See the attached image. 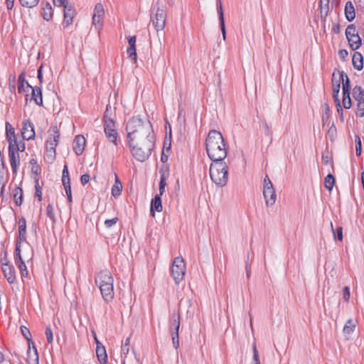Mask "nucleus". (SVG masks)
<instances>
[{"label": "nucleus", "instance_id": "1", "mask_svg": "<svg viewBox=\"0 0 364 364\" xmlns=\"http://www.w3.org/2000/svg\"><path fill=\"white\" fill-rule=\"evenodd\" d=\"M129 145L133 156L143 162L149 159L154 147V134L149 120L132 117L127 123Z\"/></svg>", "mask_w": 364, "mask_h": 364}, {"label": "nucleus", "instance_id": "2", "mask_svg": "<svg viewBox=\"0 0 364 364\" xmlns=\"http://www.w3.org/2000/svg\"><path fill=\"white\" fill-rule=\"evenodd\" d=\"M207 154L212 161H224L227 156V148L222 134L210 130L205 140Z\"/></svg>", "mask_w": 364, "mask_h": 364}, {"label": "nucleus", "instance_id": "3", "mask_svg": "<svg viewBox=\"0 0 364 364\" xmlns=\"http://www.w3.org/2000/svg\"><path fill=\"white\" fill-rule=\"evenodd\" d=\"M95 284L99 287L102 296L106 302L114 298L113 277L109 270L99 272L95 278Z\"/></svg>", "mask_w": 364, "mask_h": 364}, {"label": "nucleus", "instance_id": "4", "mask_svg": "<svg viewBox=\"0 0 364 364\" xmlns=\"http://www.w3.org/2000/svg\"><path fill=\"white\" fill-rule=\"evenodd\" d=\"M210 176L213 183L223 187L227 184L228 166L224 161H213L210 166Z\"/></svg>", "mask_w": 364, "mask_h": 364}, {"label": "nucleus", "instance_id": "5", "mask_svg": "<svg viewBox=\"0 0 364 364\" xmlns=\"http://www.w3.org/2000/svg\"><path fill=\"white\" fill-rule=\"evenodd\" d=\"M166 15L163 8L160 6V2L158 1L152 8L151 21L155 29L159 31L164 28L166 24Z\"/></svg>", "mask_w": 364, "mask_h": 364}, {"label": "nucleus", "instance_id": "6", "mask_svg": "<svg viewBox=\"0 0 364 364\" xmlns=\"http://www.w3.org/2000/svg\"><path fill=\"white\" fill-rule=\"evenodd\" d=\"M173 278L176 284H179L184 278L186 264L182 257H176L171 267Z\"/></svg>", "mask_w": 364, "mask_h": 364}, {"label": "nucleus", "instance_id": "7", "mask_svg": "<svg viewBox=\"0 0 364 364\" xmlns=\"http://www.w3.org/2000/svg\"><path fill=\"white\" fill-rule=\"evenodd\" d=\"M346 36L348 39L349 46L353 50H355L361 46V38L358 36V31L354 24L348 26L346 30Z\"/></svg>", "mask_w": 364, "mask_h": 364}, {"label": "nucleus", "instance_id": "8", "mask_svg": "<svg viewBox=\"0 0 364 364\" xmlns=\"http://www.w3.org/2000/svg\"><path fill=\"white\" fill-rule=\"evenodd\" d=\"M104 130L107 139L117 145V132L112 119H107L104 122Z\"/></svg>", "mask_w": 364, "mask_h": 364}, {"label": "nucleus", "instance_id": "9", "mask_svg": "<svg viewBox=\"0 0 364 364\" xmlns=\"http://www.w3.org/2000/svg\"><path fill=\"white\" fill-rule=\"evenodd\" d=\"M105 16L104 6L102 4L98 3L95 5L92 15V24L100 29L102 25Z\"/></svg>", "mask_w": 364, "mask_h": 364}, {"label": "nucleus", "instance_id": "10", "mask_svg": "<svg viewBox=\"0 0 364 364\" xmlns=\"http://www.w3.org/2000/svg\"><path fill=\"white\" fill-rule=\"evenodd\" d=\"M22 137L24 140L34 139L36 136L34 126L30 119H25L22 122Z\"/></svg>", "mask_w": 364, "mask_h": 364}, {"label": "nucleus", "instance_id": "11", "mask_svg": "<svg viewBox=\"0 0 364 364\" xmlns=\"http://www.w3.org/2000/svg\"><path fill=\"white\" fill-rule=\"evenodd\" d=\"M48 139L46 141V146L55 148L60 139V132L57 125H52L48 130Z\"/></svg>", "mask_w": 364, "mask_h": 364}, {"label": "nucleus", "instance_id": "12", "mask_svg": "<svg viewBox=\"0 0 364 364\" xmlns=\"http://www.w3.org/2000/svg\"><path fill=\"white\" fill-rule=\"evenodd\" d=\"M1 271L10 284H14L16 282V270L11 263L1 267Z\"/></svg>", "mask_w": 364, "mask_h": 364}, {"label": "nucleus", "instance_id": "13", "mask_svg": "<svg viewBox=\"0 0 364 364\" xmlns=\"http://www.w3.org/2000/svg\"><path fill=\"white\" fill-rule=\"evenodd\" d=\"M9 158L14 174L17 173L18 168L20 165L19 154L16 151V148L9 149Z\"/></svg>", "mask_w": 364, "mask_h": 364}, {"label": "nucleus", "instance_id": "14", "mask_svg": "<svg viewBox=\"0 0 364 364\" xmlns=\"http://www.w3.org/2000/svg\"><path fill=\"white\" fill-rule=\"evenodd\" d=\"M6 138L9 142V149H14L17 139L14 128L8 122H6Z\"/></svg>", "mask_w": 364, "mask_h": 364}, {"label": "nucleus", "instance_id": "15", "mask_svg": "<svg viewBox=\"0 0 364 364\" xmlns=\"http://www.w3.org/2000/svg\"><path fill=\"white\" fill-rule=\"evenodd\" d=\"M86 140L85 138L82 135H77L73 141V151L77 155L80 156L82 154L85 146Z\"/></svg>", "mask_w": 364, "mask_h": 364}, {"label": "nucleus", "instance_id": "16", "mask_svg": "<svg viewBox=\"0 0 364 364\" xmlns=\"http://www.w3.org/2000/svg\"><path fill=\"white\" fill-rule=\"evenodd\" d=\"M263 195L267 206H272L275 203L277 195L274 187L263 188Z\"/></svg>", "mask_w": 364, "mask_h": 364}, {"label": "nucleus", "instance_id": "17", "mask_svg": "<svg viewBox=\"0 0 364 364\" xmlns=\"http://www.w3.org/2000/svg\"><path fill=\"white\" fill-rule=\"evenodd\" d=\"M217 12L218 14L219 23L220 30L223 34V40H225L226 38V31H225V19H224V14L223 6L220 0H217Z\"/></svg>", "mask_w": 364, "mask_h": 364}, {"label": "nucleus", "instance_id": "18", "mask_svg": "<svg viewBox=\"0 0 364 364\" xmlns=\"http://www.w3.org/2000/svg\"><path fill=\"white\" fill-rule=\"evenodd\" d=\"M180 327V314L179 312H173L169 318V331L172 333L173 331L178 333Z\"/></svg>", "mask_w": 364, "mask_h": 364}, {"label": "nucleus", "instance_id": "19", "mask_svg": "<svg viewBox=\"0 0 364 364\" xmlns=\"http://www.w3.org/2000/svg\"><path fill=\"white\" fill-rule=\"evenodd\" d=\"M32 347L33 348L31 349V344L28 345L26 359L27 364H38V354L33 342Z\"/></svg>", "mask_w": 364, "mask_h": 364}, {"label": "nucleus", "instance_id": "20", "mask_svg": "<svg viewBox=\"0 0 364 364\" xmlns=\"http://www.w3.org/2000/svg\"><path fill=\"white\" fill-rule=\"evenodd\" d=\"M75 11L69 4L64 5V19L63 24L69 26L72 23L75 16Z\"/></svg>", "mask_w": 364, "mask_h": 364}, {"label": "nucleus", "instance_id": "21", "mask_svg": "<svg viewBox=\"0 0 364 364\" xmlns=\"http://www.w3.org/2000/svg\"><path fill=\"white\" fill-rule=\"evenodd\" d=\"M155 210L157 212L162 211L161 197L159 195H156L151 202L150 214L152 217L155 216Z\"/></svg>", "mask_w": 364, "mask_h": 364}, {"label": "nucleus", "instance_id": "22", "mask_svg": "<svg viewBox=\"0 0 364 364\" xmlns=\"http://www.w3.org/2000/svg\"><path fill=\"white\" fill-rule=\"evenodd\" d=\"M338 74L339 75L338 79H340V81H342L343 83V93H350V79L348 77L347 74L343 71L338 70Z\"/></svg>", "mask_w": 364, "mask_h": 364}, {"label": "nucleus", "instance_id": "23", "mask_svg": "<svg viewBox=\"0 0 364 364\" xmlns=\"http://www.w3.org/2000/svg\"><path fill=\"white\" fill-rule=\"evenodd\" d=\"M18 239L20 241H26V221L25 218L21 217L18 220Z\"/></svg>", "mask_w": 364, "mask_h": 364}, {"label": "nucleus", "instance_id": "24", "mask_svg": "<svg viewBox=\"0 0 364 364\" xmlns=\"http://www.w3.org/2000/svg\"><path fill=\"white\" fill-rule=\"evenodd\" d=\"M353 68L357 70H361L363 68V58L360 53L355 52L352 58Z\"/></svg>", "mask_w": 364, "mask_h": 364}, {"label": "nucleus", "instance_id": "25", "mask_svg": "<svg viewBox=\"0 0 364 364\" xmlns=\"http://www.w3.org/2000/svg\"><path fill=\"white\" fill-rule=\"evenodd\" d=\"M18 91L19 93L28 92L29 87H31V86L28 84V82L26 81L25 74L23 73H21L18 75Z\"/></svg>", "mask_w": 364, "mask_h": 364}, {"label": "nucleus", "instance_id": "26", "mask_svg": "<svg viewBox=\"0 0 364 364\" xmlns=\"http://www.w3.org/2000/svg\"><path fill=\"white\" fill-rule=\"evenodd\" d=\"M32 90V97L31 99L34 100L35 103L37 105L42 106L43 105V97H42V91L39 87H30Z\"/></svg>", "mask_w": 364, "mask_h": 364}, {"label": "nucleus", "instance_id": "27", "mask_svg": "<svg viewBox=\"0 0 364 364\" xmlns=\"http://www.w3.org/2000/svg\"><path fill=\"white\" fill-rule=\"evenodd\" d=\"M345 16L348 21H352L355 17V12L353 4L351 1H347L345 6Z\"/></svg>", "mask_w": 364, "mask_h": 364}, {"label": "nucleus", "instance_id": "28", "mask_svg": "<svg viewBox=\"0 0 364 364\" xmlns=\"http://www.w3.org/2000/svg\"><path fill=\"white\" fill-rule=\"evenodd\" d=\"M53 9L51 5L46 2L42 8L41 15L44 20L48 21L53 18Z\"/></svg>", "mask_w": 364, "mask_h": 364}, {"label": "nucleus", "instance_id": "29", "mask_svg": "<svg viewBox=\"0 0 364 364\" xmlns=\"http://www.w3.org/2000/svg\"><path fill=\"white\" fill-rule=\"evenodd\" d=\"M96 353L100 363L102 364H107V355L105 347L102 346H98L96 348Z\"/></svg>", "mask_w": 364, "mask_h": 364}, {"label": "nucleus", "instance_id": "30", "mask_svg": "<svg viewBox=\"0 0 364 364\" xmlns=\"http://www.w3.org/2000/svg\"><path fill=\"white\" fill-rule=\"evenodd\" d=\"M352 95L357 102L364 100V90L360 86H355Z\"/></svg>", "mask_w": 364, "mask_h": 364}, {"label": "nucleus", "instance_id": "31", "mask_svg": "<svg viewBox=\"0 0 364 364\" xmlns=\"http://www.w3.org/2000/svg\"><path fill=\"white\" fill-rule=\"evenodd\" d=\"M14 193V200L15 204L18 206H20L23 203V190L20 187H16L13 190Z\"/></svg>", "mask_w": 364, "mask_h": 364}, {"label": "nucleus", "instance_id": "32", "mask_svg": "<svg viewBox=\"0 0 364 364\" xmlns=\"http://www.w3.org/2000/svg\"><path fill=\"white\" fill-rule=\"evenodd\" d=\"M15 263L16 266L18 267L21 276L22 278L23 277H28V271L27 269V267L25 264V262L23 260V258H20L19 259H15Z\"/></svg>", "mask_w": 364, "mask_h": 364}, {"label": "nucleus", "instance_id": "33", "mask_svg": "<svg viewBox=\"0 0 364 364\" xmlns=\"http://www.w3.org/2000/svg\"><path fill=\"white\" fill-rule=\"evenodd\" d=\"M340 79L336 78V73L334 72L332 75V90L333 97L338 96L340 92Z\"/></svg>", "mask_w": 364, "mask_h": 364}, {"label": "nucleus", "instance_id": "34", "mask_svg": "<svg viewBox=\"0 0 364 364\" xmlns=\"http://www.w3.org/2000/svg\"><path fill=\"white\" fill-rule=\"evenodd\" d=\"M122 191V185L119 180L118 179L117 175H115V183L112 188V195L117 198L118 197Z\"/></svg>", "mask_w": 364, "mask_h": 364}, {"label": "nucleus", "instance_id": "35", "mask_svg": "<svg viewBox=\"0 0 364 364\" xmlns=\"http://www.w3.org/2000/svg\"><path fill=\"white\" fill-rule=\"evenodd\" d=\"M355 328V323L352 319H348L346 323H345L343 332L345 335H350L351 334Z\"/></svg>", "mask_w": 364, "mask_h": 364}, {"label": "nucleus", "instance_id": "36", "mask_svg": "<svg viewBox=\"0 0 364 364\" xmlns=\"http://www.w3.org/2000/svg\"><path fill=\"white\" fill-rule=\"evenodd\" d=\"M40 0H18L19 4L21 6L28 8V9H33L36 7Z\"/></svg>", "mask_w": 364, "mask_h": 364}, {"label": "nucleus", "instance_id": "37", "mask_svg": "<svg viewBox=\"0 0 364 364\" xmlns=\"http://www.w3.org/2000/svg\"><path fill=\"white\" fill-rule=\"evenodd\" d=\"M160 183H159V193H158L157 195H159V196L161 197V196L163 195L164 192V190H165V187L166 186V175H165V172L163 171V170H161L160 171Z\"/></svg>", "mask_w": 364, "mask_h": 364}, {"label": "nucleus", "instance_id": "38", "mask_svg": "<svg viewBox=\"0 0 364 364\" xmlns=\"http://www.w3.org/2000/svg\"><path fill=\"white\" fill-rule=\"evenodd\" d=\"M330 118V108L327 103L323 105L322 124L325 126Z\"/></svg>", "mask_w": 364, "mask_h": 364}, {"label": "nucleus", "instance_id": "39", "mask_svg": "<svg viewBox=\"0 0 364 364\" xmlns=\"http://www.w3.org/2000/svg\"><path fill=\"white\" fill-rule=\"evenodd\" d=\"M335 183V178L331 173L325 178L324 186L326 189L331 191Z\"/></svg>", "mask_w": 364, "mask_h": 364}, {"label": "nucleus", "instance_id": "40", "mask_svg": "<svg viewBox=\"0 0 364 364\" xmlns=\"http://www.w3.org/2000/svg\"><path fill=\"white\" fill-rule=\"evenodd\" d=\"M11 262L9 260L8 258V253L7 251L5 250H2L0 252V265L1 267L3 266H5L6 264H10Z\"/></svg>", "mask_w": 364, "mask_h": 364}, {"label": "nucleus", "instance_id": "41", "mask_svg": "<svg viewBox=\"0 0 364 364\" xmlns=\"http://www.w3.org/2000/svg\"><path fill=\"white\" fill-rule=\"evenodd\" d=\"M331 228L333 234L334 235V239L335 240H338L339 241H342L343 240V229H342V228L341 227H338L336 228V230L335 231L333 228L332 222H331Z\"/></svg>", "mask_w": 364, "mask_h": 364}, {"label": "nucleus", "instance_id": "42", "mask_svg": "<svg viewBox=\"0 0 364 364\" xmlns=\"http://www.w3.org/2000/svg\"><path fill=\"white\" fill-rule=\"evenodd\" d=\"M343 106L345 109H350L352 106L351 99L350 97V93H343Z\"/></svg>", "mask_w": 364, "mask_h": 364}, {"label": "nucleus", "instance_id": "43", "mask_svg": "<svg viewBox=\"0 0 364 364\" xmlns=\"http://www.w3.org/2000/svg\"><path fill=\"white\" fill-rule=\"evenodd\" d=\"M262 128L264 131V133L266 136H272V130L271 124H269L266 121L262 122Z\"/></svg>", "mask_w": 364, "mask_h": 364}, {"label": "nucleus", "instance_id": "44", "mask_svg": "<svg viewBox=\"0 0 364 364\" xmlns=\"http://www.w3.org/2000/svg\"><path fill=\"white\" fill-rule=\"evenodd\" d=\"M21 332L23 336L28 341V345L32 343L31 334L28 328L24 326H21Z\"/></svg>", "mask_w": 364, "mask_h": 364}, {"label": "nucleus", "instance_id": "45", "mask_svg": "<svg viewBox=\"0 0 364 364\" xmlns=\"http://www.w3.org/2000/svg\"><path fill=\"white\" fill-rule=\"evenodd\" d=\"M127 53L131 60L134 61V63L136 62L137 55L136 52V47H129L127 48Z\"/></svg>", "mask_w": 364, "mask_h": 364}, {"label": "nucleus", "instance_id": "46", "mask_svg": "<svg viewBox=\"0 0 364 364\" xmlns=\"http://www.w3.org/2000/svg\"><path fill=\"white\" fill-rule=\"evenodd\" d=\"M328 135L331 141H333L337 136V130L333 122L328 130Z\"/></svg>", "mask_w": 364, "mask_h": 364}, {"label": "nucleus", "instance_id": "47", "mask_svg": "<svg viewBox=\"0 0 364 364\" xmlns=\"http://www.w3.org/2000/svg\"><path fill=\"white\" fill-rule=\"evenodd\" d=\"M46 215L47 216L53 220V223L55 222V216L54 213V209L52 204H48L46 208Z\"/></svg>", "mask_w": 364, "mask_h": 364}, {"label": "nucleus", "instance_id": "48", "mask_svg": "<svg viewBox=\"0 0 364 364\" xmlns=\"http://www.w3.org/2000/svg\"><path fill=\"white\" fill-rule=\"evenodd\" d=\"M62 183H70V176H69V172H68V166L67 165H65L63 166V176H62Z\"/></svg>", "mask_w": 364, "mask_h": 364}, {"label": "nucleus", "instance_id": "49", "mask_svg": "<svg viewBox=\"0 0 364 364\" xmlns=\"http://www.w3.org/2000/svg\"><path fill=\"white\" fill-rule=\"evenodd\" d=\"M355 143L356 155L360 156L362 152V144H361L360 138L358 135H355Z\"/></svg>", "mask_w": 364, "mask_h": 364}, {"label": "nucleus", "instance_id": "50", "mask_svg": "<svg viewBox=\"0 0 364 364\" xmlns=\"http://www.w3.org/2000/svg\"><path fill=\"white\" fill-rule=\"evenodd\" d=\"M252 351H253V357H252L253 364H261L260 360H259V353L257 349V346H256L255 343L253 344Z\"/></svg>", "mask_w": 364, "mask_h": 364}, {"label": "nucleus", "instance_id": "51", "mask_svg": "<svg viewBox=\"0 0 364 364\" xmlns=\"http://www.w3.org/2000/svg\"><path fill=\"white\" fill-rule=\"evenodd\" d=\"M356 115L360 117H364V100L357 102Z\"/></svg>", "mask_w": 364, "mask_h": 364}, {"label": "nucleus", "instance_id": "52", "mask_svg": "<svg viewBox=\"0 0 364 364\" xmlns=\"http://www.w3.org/2000/svg\"><path fill=\"white\" fill-rule=\"evenodd\" d=\"M22 241H20L19 239H17L16 242V248H15V259H19L22 258L21 254V244Z\"/></svg>", "mask_w": 364, "mask_h": 364}, {"label": "nucleus", "instance_id": "53", "mask_svg": "<svg viewBox=\"0 0 364 364\" xmlns=\"http://www.w3.org/2000/svg\"><path fill=\"white\" fill-rule=\"evenodd\" d=\"M172 336V343L173 346L175 349H178L179 347V336L178 333L176 331H173V333H171Z\"/></svg>", "mask_w": 364, "mask_h": 364}, {"label": "nucleus", "instance_id": "54", "mask_svg": "<svg viewBox=\"0 0 364 364\" xmlns=\"http://www.w3.org/2000/svg\"><path fill=\"white\" fill-rule=\"evenodd\" d=\"M46 154L49 159L53 161L55 159V148L46 146Z\"/></svg>", "mask_w": 364, "mask_h": 364}, {"label": "nucleus", "instance_id": "55", "mask_svg": "<svg viewBox=\"0 0 364 364\" xmlns=\"http://www.w3.org/2000/svg\"><path fill=\"white\" fill-rule=\"evenodd\" d=\"M35 189H36V193H35L36 197L38 198L39 201H41L42 200V188L39 186L38 179L36 180Z\"/></svg>", "mask_w": 364, "mask_h": 364}, {"label": "nucleus", "instance_id": "56", "mask_svg": "<svg viewBox=\"0 0 364 364\" xmlns=\"http://www.w3.org/2000/svg\"><path fill=\"white\" fill-rule=\"evenodd\" d=\"M319 6L321 8V12L322 13L323 10H325L326 14L329 8V0H319Z\"/></svg>", "mask_w": 364, "mask_h": 364}, {"label": "nucleus", "instance_id": "57", "mask_svg": "<svg viewBox=\"0 0 364 364\" xmlns=\"http://www.w3.org/2000/svg\"><path fill=\"white\" fill-rule=\"evenodd\" d=\"M45 333L48 343H52L53 341V334L50 326L46 327Z\"/></svg>", "mask_w": 364, "mask_h": 364}, {"label": "nucleus", "instance_id": "58", "mask_svg": "<svg viewBox=\"0 0 364 364\" xmlns=\"http://www.w3.org/2000/svg\"><path fill=\"white\" fill-rule=\"evenodd\" d=\"M14 148H16V150L18 153V151L23 152L25 151L26 146H25L24 142H23L21 141H18V140H17L16 141V144H14Z\"/></svg>", "mask_w": 364, "mask_h": 364}, {"label": "nucleus", "instance_id": "59", "mask_svg": "<svg viewBox=\"0 0 364 364\" xmlns=\"http://www.w3.org/2000/svg\"><path fill=\"white\" fill-rule=\"evenodd\" d=\"M350 288L348 287H345L343 289V298L346 301H348L350 299Z\"/></svg>", "mask_w": 364, "mask_h": 364}, {"label": "nucleus", "instance_id": "60", "mask_svg": "<svg viewBox=\"0 0 364 364\" xmlns=\"http://www.w3.org/2000/svg\"><path fill=\"white\" fill-rule=\"evenodd\" d=\"M118 220L117 218H114L112 219H107L105 221V225L107 228H110L115 225Z\"/></svg>", "mask_w": 364, "mask_h": 364}, {"label": "nucleus", "instance_id": "61", "mask_svg": "<svg viewBox=\"0 0 364 364\" xmlns=\"http://www.w3.org/2000/svg\"><path fill=\"white\" fill-rule=\"evenodd\" d=\"M129 342H130V338H127L125 341H124V343L123 344L122 347V351L124 353V354H127L129 353Z\"/></svg>", "mask_w": 364, "mask_h": 364}, {"label": "nucleus", "instance_id": "62", "mask_svg": "<svg viewBox=\"0 0 364 364\" xmlns=\"http://www.w3.org/2000/svg\"><path fill=\"white\" fill-rule=\"evenodd\" d=\"M271 188V187H273V185L269 178V176L267 175H266L265 178H264V186H263V188Z\"/></svg>", "mask_w": 364, "mask_h": 364}, {"label": "nucleus", "instance_id": "63", "mask_svg": "<svg viewBox=\"0 0 364 364\" xmlns=\"http://www.w3.org/2000/svg\"><path fill=\"white\" fill-rule=\"evenodd\" d=\"M348 55V53L346 50L342 49L338 51V55L340 58L343 60H345Z\"/></svg>", "mask_w": 364, "mask_h": 364}, {"label": "nucleus", "instance_id": "64", "mask_svg": "<svg viewBox=\"0 0 364 364\" xmlns=\"http://www.w3.org/2000/svg\"><path fill=\"white\" fill-rule=\"evenodd\" d=\"M90 181V176L88 174H83L81 176L80 181L82 185L87 184Z\"/></svg>", "mask_w": 364, "mask_h": 364}]
</instances>
